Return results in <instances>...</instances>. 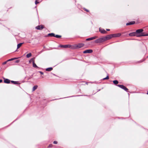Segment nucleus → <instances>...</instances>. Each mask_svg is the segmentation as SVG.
<instances>
[{
  "label": "nucleus",
  "instance_id": "nucleus-1",
  "mask_svg": "<svg viewBox=\"0 0 148 148\" xmlns=\"http://www.w3.org/2000/svg\"><path fill=\"white\" fill-rule=\"evenodd\" d=\"M105 39V38H104V37L100 38L96 40L95 42L97 43H101L105 41L104 40Z\"/></svg>",
  "mask_w": 148,
  "mask_h": 148
},
{
  "label": "nucleus",
  "instance_id": "nucleus-2",
  "mask_svg": "<svg viewBox=\"0 0 148 148\" xmlns=\"http://www.w3.org/2000/svg\"><path fill=\"white\" fill-rule=\"evenodd\" d=\"M84 46V44L83 43H79L75 45V48L78 49L83 47Z\"/></svg>",
  "mask_w": 148,
  "mask_h": 148
},
{
  "label": "nucleus",
  "instance_id": "nucleus-3",
  "mask_svg": "<svg viewBox=\"0 0 148 148\" xmlns=\"http://www.w3.org/2000/svg\"><path fill=\"white\" fill-rule=\"evenodd\" d=\"M117 86L120 88H121L124 90L125 91L127 92L128 89L125 86L121 85H117Z\"/></svg>",
  "mask_w": 148,
  "mask_h": 148
},
{
  "label": "nucleus",
  "instance_id": "nucleus-4",
  "mask_svg": "<svg viewBox=\"0 0 148 148\" xmlns=\"http://www.w3.org/2000/svg\"><path fill=\"white\" fill-rule=\"evenodd\" d=\"M112 38H113L112 34L109 35H108L106 37H104V38H105V39H104L105 41H106L107 40H109V39Z\"/></svg>",
  "mask_w": 148,
  "mask_h": 148
},
{
  "label": "nucleus",
  "instance_id": "nucleus-5",
  "mask_svg": "<svg viewBox=\"0 0 148 148\" xmlns=\"http://www.w3.org/2000/svg\"><path fill=\"white\" fill-rule=\"evenodd\" d=\"M143 31V30L142 29H138L136 30V34H139V35L138 34V35H140L142 33H142V32Z\"/></svg>",
  "mask_w": 148,
  "mask_h": 148
},
{
  "label": "nucleus",
  "instance_id": "nucleus-6",
  "mask_svg": "<svg viewBox=\"0 0 148 148\" xmlns=\"http://www.w3.org/2000/svg\"><path fill=\"white\" fill-rule=\"evenodd\" d=\"M60 47L66 48H70L71 47V45H60Z\"/></svg>",
  "mask_w": 148,
  "mask_h": 148
},
{
  "label": "nucleus",
  "instance_id": "nucleus-7",
  "mask_svg": "<svg viewBox=\"0 0 148 148\" xmlns=\"http://www.w3.org/2000/svg\"><path fill=\"white\" fill-rule=\"evenodd\" d=\"M92 50L91 49H88L86 50H85L83 51V53H90L92 52Z\"/></svg>",
  "mask_w": 148,
  "mask_h": 148
},
{
  "label": "nucleus",
  "instance_id": "nucleus-8",
  "mask_svg": "<svg viewBox=\"0 0 148 148\" xmlns=\"http://www.w3.org/2000/svg\"><path fill=\"white\" fill-rule=\"evenodd\" d=\"M129 35L130 36H136L137 37V36L138 35V34H136V32H134L130 33L129 34Z\"/></svg>",
  "mask_w": 148,
  "mask_h": 148
},
{
  "label": "nucleus",
  "instance_id": "nucleus-9",
  "mask_svg": "<svg viewBox=\"0 0 148 148\" xmlns=\"http://www.w3.org/2000/svg\"><path fill=\"white\" fill-rule=\"evenodd\" d=\"M98 38V37L97 36H94L93 37H92L91 38H87L86 39V41L90 40H91L96 39V38Z\"/></svg>",
  "mask_w": 148,
  "mask_h": 148
},
{
  "label": "nucleus",
  "instance_id": "nucleus-10",
  "mask_svg": "<svg viewBox=\"0 0 148 148\" xmlns=\"http://www.w3.org/2000/svg\"><path fill=\"white\" fill-rule=\"evenodd\" d=\"M99 31L102 34H105L107 32L104 29H101L100 28H99Z\"/></svg>",
  "mask_w": 148,
  "mask_h": 148
},
{
  "label": "nucleus",
  "instance_id": "nucleus-11",
  "mask_svg": "<svg viewBox=\"0 0 148 148\" xmlns=\"http://www.w3.org/2000/svg\"><path fill=\"white\" fill-rule=\"evenodd\" d=\"M44 28V26L42 25H40L36 27V28L37 29H41Z\"/></svg>",
  "mask_w": 148,
  "mask_h": 148
},
{
  "label": "nucleus",
  "instance_id": "nucleus-12",
  "mask_svg": "<svg viewBox=\"0 0 148 148\" xmlns=\"http://www.w3.org/2000/svg\"><path fill=\"white\" fill-rule=\"evenodd\" d=\"M121 34L120 33L112 34L113 37H118L121 35Z\"/></svg>",
  "mask_w": 148,
  "mask_h": 148
},
{
  "label": "nucleus",
  "instance_id": "nucleus-13",
  "mask_svg": "<svg viewBox=\"0 0 148 148\" xmlns=\"http://www.w3.org/2000/svg\"><path fill=\"white\" fill-rule=\"evenodd\" d=\"M4 82L7 84L10 83V81L7 79H4Z\"/></svg>",
  "mask_w": 148,
  "mask_h": 148
},
{
  "label": "nucleus",
  "instance_id": "nucleus-14",
  "mask_svg": "<svg viewBox=\"0 0 148 148\" xmlns=\"http://www.w3.org/2000/svg\"><path fill=\"white\" fill-rule=\"evenodd\" d=\"M135 23V21H131L129 23H127L126 24L127 25H131L134 24Z\"/></svg>",
  "mask_w": 148,
  "mask_h": 148
},
{
  "label": "nucleus",
  "instance_id": "nucleus-15",
  "mask_svg": "<svg viewBox=\"0 0 148 148\" xmlns=\"http://www.w3.org/2000/svg\"><path fill=\"white\" fill-rule=\"evenodd\" d=\"M148 36V34H145L144 33H142L139 35H137V37H140L142 36Z\"/></svg>",
  "mask_w": 148,
  "mask_h": 148
},
{
  "label": "nucleus",
  "instance_id": "nucleus-16",
  "mask_svg": "<svg viewBox=\"0 0 148 148\" xmlns=\"http://www.w3.org/2000/svg\"><path fill=\"white\" fill-rule=\"evenodd\" d=\"M53 70L52 67H49L46 69L45 70L47 71H50Z\"/></svg>",
  "mask_w": 148,
  "mask_h": 148
},
{
  "label": "nucleus",
  "instance_id": "nucleus-17",
  "mask_svg": "<svg viewBox=\"0 0 148 148\" xmlns=\"http://www.w3.org/2000/svg\"><path fill=\"white\" fill-rule=\"evenodd\" d=\"M23 43H21L18 44L17 45V49H19Z\"/></svg>",
  "mask_w": 148,
  "mask_h": 148
},
{
  "label": "nucleus",
  "instance_id": "nucleus-18",
  "mask_svg": "<svg viewBox=\"0 0 148 148\" xmlns=\"http://www.w3.org/2000/svg\"><path fill=\"white\" fill-rule=\"evenodd\" d=\"M33 66L34 68H38V67L36 65L34 61H33Z\"/></svg>",
  "mask_w": 148,
  "mask_h": 148
},
{
  "label": "nucleus",
  "instance_id": "nucleus-19",
  "mask_svg": "<svg viewBox=\"0 0 148 148\" xmlns=\"http://www.w3.org/2000/svg\"><path fill=\"white\" fill-rule=\"evenodd\" d=\"M11 82L12 83H13L14 84H19L18 82H17V81H11Z\"/></svg>",
  "mask_w": 148,
  "mask_h": 148
},
{
  "label": "nucleus",
  "instance_id": "nucleus-20",
  "mask_svg": "<svg viewBox=\"0 0 148 148\" xmlns=\"http://www.w3.org/2000/svg\"><path fill=\"white\" fill-rule=\"evenodd\" d=\"M48 36H49L55 37V34L53 33H51L48 34Z\"/></svg>",
  "mask_w": 148,
  "mask_h": 148
},
{
  "label": "nucleus",
  "instance_id": "nucleus-21",
  "mask_svg": "<svg viewBox=\"0 0 148 148\" xmlns=\"http://www.w3.org/2000/svg\"><path fill=\"white\" fill-rule=\"evenodd\" d=\"M37 87L38 86L37 85L34 86L33 88L32 91H35L37 88Z\"/></svg>",
  "mask_w": 148,
  "mask_h": 148
},
{
  "label": "nucleus",
  "instance_id": "nucleus-22",
  "mask_svg": "<svg viewBox=\"0 0 148 148\" xmlns=\"http://www.w3.org/2000/svg\"><path fill=\"white\" fill-rule=\"evenodd\" d=\"M18 58H11V59H9L8 60H7V61H11L12 60H15V59H17Z\"/></svg>",
  "mask_w": 148,
  "mask_h": 148
},
{
  "label": "nucleus",
  "instance_id": "nucleus-23",
  "mask_svg": "<svg viewBox=\"0 0 148 148\" xmlns=\"http://www.w3.org/2000/svg\"><path fill=\"white\" fill-rule=\"evenodd\" d=\"M32 56V54L31 53L27 54L26 55V57L27 58H29Z\"/></svg>",
  "mask_w": 148,
  "mask_h": 148
},
{
  "label": "nucleus",
  "instance_id": "nucleus-24",
  "mask_svg": "<svg viewBox=\"0 0 148 148\" xmlns=\"http://www.w3.org/2000/svg\"><path fill=\"white\" fill-rule=\"evenodd\" d=\"M35 59V58H31L29 61V63H31L32 62H33V61H34V60Z\"/></svg>",
  "mask_w": 148,
  "mask_h": 148
},
{
  "label": "nucleus",
  "instance_id": "nucleus-25",
  "mask_svg": "<svg viewBox=\"0 0 148 148\" xmlns=\"http://www.w3.org/2000/svg\"><path fill=\"white\" fill-rule=\"evenodd\" d=\"M113 82L115 84H118L119 83L118 81L116 80L113 81Z\"/></svg>",
  "mask_w": 148,
  "mask_h": 148
},
{
  "label": "nucleus",
  "instance_id": "nucleus-26",
  "mask_svg": "<svg viewBox=\"0 0 148 148\" xmlns=\"http://www.w3.org/2000/svg\"><path fill=\"white\" fill-rule=\"evenodd\" d=\"M61 36L60 35H55V36L54 37H55L57 38H61Z\"/></svg>",
  "mask_w": 148,
  "mask_h": 148
},
{
  "label": "nucleus",
  "instance_id": "nucleus-27",
  "mask_svg": "<svg viewBox=\"0 0 148 148\" xmlns=\"http://www.w3.org/2000/svg\"><path fill=\"white\" fill-rule=\"evenodd\" d=\"M39 1H38V0H36L35 1V3L36 4H37V3H39Z\"/></svg>",
  "mask_w": 148,
  "mask_h": 148
},
{
  "label": "nucleus",
  "instance_id": "nucleus-28",
  "mask_svg": "<svg viewBox=\"0 0 148 148\" xmlns=\"http://www.w3.org/2000/svg\"><path fill=\"white\" fill-rule=\"evenodd\" d=\"M109 79V77L108 76H107L106 77L104 78L103 79V80L105 79Z\"/></svg>",
  "mask_w": 148,
  "mask_h": 148
},
{
  "label": "nucleus",
  "instance_id": "nucleus-29",
  "mask_svg": "<svg viewBox=\"0 0 148 148\" xmlns=\"http://www.w3.org/2000/svg\"><path fill=\"white\" fill-rule=\"evenodd\" d=\"M53 147V145L51 144H50L48 146V147Z\"/></svg>",
  "mask_w": 148,
  "mask_h": 148
},
{
  "label": "nucleus",
  "instance_id": "nucleus-30",
  "mask_svg": "<svg viewBox=\"0 0 148 148\" xmlns=\"http://www.w3.org/2000/svg\"><path fill=\"white\" fill-rule=\"evenodd\" d=\"M38 72H39V73H40V74L41 75H43V73L42 71H39Z\"/></svg>",
  "mask_w": 148,
  "mask_h": 148
},
{
  "label": "nucleus",
  "instance_id": "nucleus-31",
  "mask_svg": "<svg viewBox=\"0 0 148 148\" xmlns=\"http://www.w3.org/2000/svg\"><path fill=\"white\" fill-rule=\"evenodd\" d=\"M19 62H20L19 60H17L15 61V62L17 63Z\"/></svg>",
  "mask_w": 148,
  "mask_h": 148
},
{
  "label": "nucleus",
  "instance_id": "nucleus-32",
  "mask_svg": "<svg viewBox=\"0 0 148 148\" xmlns=\"http://www.w3.org/2000/svg\"><path fill=\"white\" fill-rule=\"evenodd\" d=\"M8 62V61H5V62H3V65H4V64H6L7 63V62Z\"/></svg>",
  "mask_w": 148,
  "mask_h": 148
},
{
  "label": "nucleus",
  "instance_id": "nucleus-33",
  "mask_svg": "<svg viewBox=\"0 0 148 148\" xmlns=\"http://www.w3.org/2000/svg\"><path fill=\"white\" fill-rule=\"evenodd\" d=\"M53 143L54 144H57L58 143V142L57 141H55L53 142Z\"/></svg>",
  "mask_w": 148,
  "mask_h": 148
},
{
  "label": "nucleus",
  "instance_id": "nucleus-34",
  "mask_svg": "<svg viewBox=\"0 0 148 148\" xmlns=\"http://www.w3.org/2000/svg\"><path fill=\"white\" fill-rule=\"evenodd\" d=\"M84 10H85V11H86V12H89V11H88V10L86 9H85V8H84Z\"/></svg>",
  "mask_w": 148,
  "mask_h": 148
},
{
  "label": "nucleus",
  "instance_id": "nucleus-35",
  "mask_svg": "<svg viewBox=\"0 0 148 148\" xmlns=\"http://www.w3.org/2000/svg\"><path fill=\"white\" fill-rule=\"evenodd\" d=\"M2 79H0V83L2 82Z\"/></svg>",
  "mask_w": 148,
  "mask_h": 148
},
{
  "label": "nucleus",
  "instance_id": "nucleus-36",
  "mask_svg": "<svg viewBox=\"0 0 148 148\" xmlns=\"http://www.w3.org/2000/svg\"><path fill=\"white\" fill-rule=\"evenodd\" d=\"M106 30L108 31H109L110 30V29H107Z\"/></svg>",
  "mask_w": 148,
  "mask_h": 148
},
{
  "label": "nucleus",
  "instance_id": "nucleus-37",
  "mask_svg": "<svg viewBox=\"0 0 148 148\" xmlns=\"http://www.w3.org/2000/svg\"><path fill=\"white\" fill-rule=\"evenodd\" d=\"M42 78H44L43 77V76H42Z\"/></svg>",
  "mask_w": 148,
  "mask_h": 148
},
{
  "label": "nucleus",
  "instance_id": "nucleus-38",
  "mask_svg": "<svg viewBox=\"0 0 148 148\" xmlns=\"http://www.w3.org/2000/svg\"><path fill=\"white\" fill-rule=\"evenodd\" d=\"M147 94L148 95V92L147 93Z\"/></svg>",
  "mask_w": 148,
  "mask_h": 148
},
{
  "label": "nucleus",
  "instance_id": "nucleus-39",
  "mask_svg": "<svg viewBox=\"0 0 148 148\" xmlns=\"http://www.w3.org/2000/svg\"><path fill=\"white\" fill-rule=\"evenodd\" d=\"M147 57H148V56Z\"/></svg>",
  "mask_w": 148,
  "mask_h": 148
}]
</instances>
